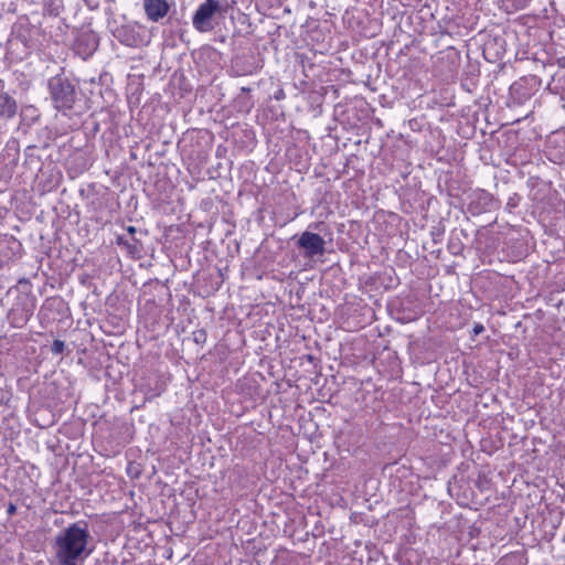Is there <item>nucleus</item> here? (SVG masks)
Returning <instances> with one entry per match:
<instances>
[{"label": "nucleus", "instance_id": "obj_1", "mask_svg": "<svg viewBox=\"0 0 565 565\" xmlns=\"http://www.w3.org/2000/svg\"><path fill=\"white\" fill-rule=\"evenodd\" d=\"M89 533L87 525L82 522H75L54 539V557L58 565H82L90 555L88 550Z\"/></svg>", "mask_w": 565, "mask_h": 565}, {"label": "nucleus", "instance_id": "obj_2", "mask_svg": "<svg viewBox=\"0 0 565 565\" xmlns=\"http://www.w3.org/2000/svg\"><path fill=\"white\" fill-rule=\"evenodd\" d=\"M224 6L218 0H204L192 15V25L200 33L211 32L215 28V20L225 13Z\"/></svg>", "mask_w": 565, "mask_h": 565}, {"label": "nucleus", "instance_id": "obj_3", "mask_svg": "<svg viewBox=\"0 0 565 565\" xmlns=\"http://www.w3.org/2000/svg\"><path fill=\"white\" fill-rule=\"evenodd\" d=\"M113 36L121 44L129 47H138L146 44L145 29L136 22L118 23L116 20L108 23Z\"/></svg>", "mask_w": 565, "mask_h": 565}, {"label": "nucleus", "instance_id": "obj_4", "mask_svg": "<svg viewBox=\"0 0 565 565\" xmlns=\"http://www.w3.org/2000/svg\"><path fill=\"white\" fill-rule=\"evenodd\" d=\"M49 89L54 107L58 110L71 109L75 102V88L63 76H54L49 81Z\"/></svg>", "mask_w": 565, "mask_h": 565}, {"label": "nucleus", "instance_id": "obj_5", "mask_svg": "<svg viewBox=\"0 0 565 565\" xmlns=\"http://www.w3.org/2000/svg\"><path fill=\"white\" fill-rule=\"evenodd\" d=\"M297 246L303 250V257L313 258L321 256L326 252V242L322 236L317 233L305 231L300 234Z\"/></svg>", "mask_w": 565, "mask_h": 565}, {"label": "nucleus", "instance_id": "obj_6", "mask_svg": "<svg viewBox=\"0 0 565 565\" xmlns=\"http://www.w3.org/2000/svg\"><path fill=\"white\" fill-rule=\"evenodd\" d=\"M143 9L147 18L157 22L168 14L170 6L167 0H143Z\"/></svg>", "mask_w": 565, "mask_h": 565}, {"label": "nucleus", "instance_id": "obj_7", "mask_svg": "<svg viewBox=\"0 0 565 565\" xmlns=\"http://www.w3.org/2000/svg\"><path fill=\"white\" fill-rule=\"evenodd\" d=\"M98 46V41L95 34L93 33H83L81 34L75 44V50L82 58L86 60L93 55Z\"/></svg>", "mask_w": 565, "mask_h": 565}, {"label": "nucleus", "instance_id": "obj_8", "mask_svg": "<svg viewBox=\"0 0 565 565\" xmlns=\"http://www.w3.org/2000/svg\"><path fill=\"white\" fill-rule=\"evenodd\" d=\"M35 309V299L30 296L24 297L23 308L20 313H18L17 309H12L11 319L14 327L24 326L29 319L32 317L33 311Z\"/></svg>", "mask_w": 565, "mask_h": 565}, {"label": "nucleus", "instance_id": "obj_9", "mask_svg": "<svg viewBox=\"0 0 565 565\" xmlns=\"http://www.w3.org/2000/svg\"><path fill=\"white\" fill-rule=\"evenodd\" d=\"M17 105L14 99L8 95H0V119H8L14 116Z\"/></svg>", "mask_w": 565, "mask_h": 565}, {"label": "nucleus", "instance_id": "obj_10", "mask_svg": "<svg viewBox=\"0 0 565 565\" xmlns=\"http://www.w3.org/2000/svg\"><path fill=\"white\" fill-rule=\"evenodd\" d=\"M505 6L513 11L522 10L526 8L531 0H503Z\"/></svg>", "mask_w": 565, "mask_h": 565}, {"label": "nucleus", "instance_id": "obj_11", "mask_svg": "<svg viewBox=\"0 0 565 565\" xmlns=\"http://www.w3.org/2000/svg\"><path fill=\"white\" fill-rule=\"evenodd\" d=\"M65 343L62 340H54L51 347L53 354L58 355L64 352Z\"/></svg>", "mask_w": 565, "mask_h": 565}, {"label": "nucleus", "instance_id": "obj_12", "mask_svg": "<svg viewBox=\"0 0 565 565\" xmlns=\"http://www.w3.org/2000/svg\"><path fill=\"white\" fill-rule=\"evenodd\" d=\"M484 331V327L481 323H476L473 326L472 332L473 334L478 335Z\"/></svg>", "mask_w": 565, "mask_h": 565}, {"label": "nucleus", "instance_id": "obj_13", "mask_svg": "<svg viewBox=\"0 0 565 565\" xmlns=\"http://www.w3.org/2000/svg\"><path fill=\"white\" fill-rule=\"evenodd\" d=\"M117 244H118V245H128V244H127V241L125 239V237H124V236H118V237H117Z\"/></svg>", "mask_w": 565, "mask_h": 565}, {"label": "nucleus", "instance_id": "obj_14", "mask_svg": "<svg viewBox=\"0 0 565 565\" xmlns=\"http://www.w3.org/2000/svg\"><path fill=\"white\" fill-rule=\"evenodd\" d=\"M127 231L128 233L134 234L136 232V228L134 226H128Z\"/></svg>", "mask_w": 565, "mask_h": 565}, {"label": "nucleus", "instance_id": "obj_15", "mask_svg": "<svg viewBox=\"0 0 565 565\" xmlns=\"http://www.w3.org/2000/svg\"><path fill=\"white\" fill-rule=\"evenodd\" d=\"M14 510H15V508L13 505H10L8 511H9V513H12V512H14Z\"/></svg>", "mask_w": 565, "mask_h": 565}]
</instances>
